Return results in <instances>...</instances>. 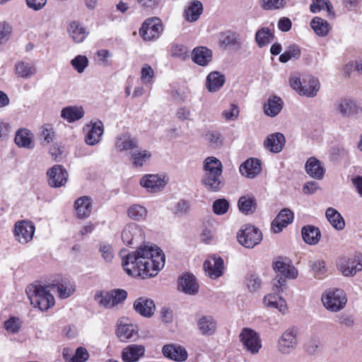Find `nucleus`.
<instances>
[{
  "instance_id": "11",
  "label": "nucleus",
  "mask_w": 362,
  "mask_h": 362,
  "mask_svg": "<svg viewBox=\"0 0 362 362\" xmlns=\"http://www.w3.org/2000/svg\"><path fill=\"white\" fill-rule=\"evenodd\" d=\"M121 238L125 245L131 246L144 240V233L139 226L131 223L124 228Z\"/></svg>"
},
{
  "instance_id": "13",
  "label": "nucleus",
  "mask_w": 362,
  "mask_h": 362,
  "mask_svg": "<svg viewBox=\"0 0 362 362\" xmlns=\"http://www.w3.org/2000/svg\"><path fill=\"white\" fill-rule=\"evenodd\" d=\"M49 177V185L52 187L64 186L68 180V173L65 168L60 165H55L47 173Z\"/></svg>"
},
{
  "instance_id": "20",
  "label": "nucleus",
  "mask_w": 362,
  "mask_h": 362,
  "mask_svg": "<svg viewBox=\"0 0 362 362\" xmlns=\"http://www.w3.org/2000/svg\"><path fill=\"white\" fill-rule=\"evenodd\" d=\"M162 351L165 357L178 362L186 361L188 356L185 348L175 344L165 345Z\"/></svg>"
},
{
  "instance_id": "55",
  "label": "nucleus",
  "mask_w": 362,
  "mask_h": 362,
  "mask_svg": "<svg viewBox=\"0 0 362 362\" xmlns=\"http://www.w3.org/2000/svg\"><path fill=\"white\" fill-rule=\"evenodd\" d=\"M155 73L148 64H144L141 70V81L144 84H151L153 82Z\"/></svg>"
},
{
  "instance_id": "58",
  "label": "nucleus",
  "mask_w": 362,
  "mask_h": 362,
  "mask_svg": "<svg viewBox=\"0 0 362 362\" xmlns=\"http://www.w3.org/2000/svg\"><path fill=\"white\" fill-rule=\"evenodd\" d=\"M57 291L59 298H66L74 293L75 288L70 283H64L57 286Z\"/></svg>"
},
{
  "instance_id": "49",
  "label": "nucleus",
  "mask_w": 362,
  "mask_h": 362,
  "mask_svg": "<svg viewBox=\"0 0 362 362\" xmlns=\"http://www.w3.org/2000/svg\"><path fill=\"white\" fill-rule=\"evenodd\" d=\"M151 156V153L149 151L139 149L132 153L131 158L134 165L141 167L148 161Z\"/></svg>"
},
{
  "instance_id": "36",
  "label": "nucleus",
  "mask_w": 362,
  "mask_h": 362,
  "mask_svg": "<svg viewBox=\"0 0 362 362\" xmlns=\"http://www.w3.org/2000/svg\"><path fill=\"white\" fill-rule=\"evenodd\" d=\"M225 81L223 74L212 71L206 77V86L209 92H216L223 86Z\"/></svg>"
},
{
  "instance_id": "24",
  "label": "nucleus",
  "mask_w": 362,
  "mask_h": 362,
  "mask_svg": "<svg viewBox=\"0 0 362 362\" xmlns=\"http://www.w3.org/2000/svg\"><path fill=\"white\" fill-rule=\"evenodd\" d=\"M197 327L203 336L209 337L215 334L217 322L212 316L205 315L198 320Z\"/></svg>"
},
{
  "instance_id": "57",
  "label": "nucleus",
  "mask_w": 362,
  "mask_h": 362,
  "mask_svg": "<svg viewBox=\"0 0 362 362\" xmlns=\"http://www.w3.org/2000/svg\"><path fill=\"white\" fill-rule=\"evenodd\" d=\"M261 279L255 274H248L246 278V286L250 292H255L260 288Z\"/></svg>"
},
{
  "instance_id": "26",
  "label": "nucleus",
  "mask_w": 362,
  "mask_h": 362,
  "mask_svg": "<svg viewBox=\"0 0 362 362\" xmlns=\"http://www.w3.org/2000/svg\"><path fill=\"white\" fill-rule=\"evenodd\" d=\"M286 140L283 134L276 132L269 135L264 142L265 148L272 153L280 152Z\"/></svg>"
},
{
  "instance_id": "8",
  "label": "nucleus",
  "mask_w": 362,
  "mask_h": 362,
  "mask_svg": "<svg viewBox=\"0 0 362 362\" xmlns=\"http://www.w3.org/2000/svg\"><path fill=\"white\" fill-rule=\"evenodd\" d=\"M298 330L289 327L283 332L277 341L278 351L282 354H289L296 349L298 344Z\"/></svg>"
},
{
  "instance_id": "35",
  "label": "nucleus",
  "mask_w": 362,
  "mask_h": 362,
  "mask_svg": "<svg viewBox=\"0 0 362 362\" xmlns=\"http://www.w3.org/2000/svg\"><path fill=\"white\" fill-rule=\"evenodd\" d=\"M74 207L78 218H86L89 216L91 213V199L86 196L80 197L75 202Z\"/></svg>"
},
{
  "instance_id": "7",
  "label": "nucleus",
  "mask_w": 362,
  "mask_h": 362,
  "mask_svg": "<svg viewBox=\"0 0 362 362\" xmlns=\"http://www.w3.org/2000/svg\"><path fill=\"white\" fill-rule=\"evenodd\" d=\"M238 242L245 247L253 248L262 239V232L252 225H245L238 233Z\"/></svg>"
},
{
  "instance_id": "39",
  "label": "nucleus",
  "mask_w": 362,
  "mask_h": 362,
  "mask_svg": "<svg viewBox=\"0 0 362 362\" xmlns=\"http://www.w3.org/2000/svg\"><path fill=\"white\" fill-rule=\"evenodd\" d=\"M202 12V4L198 0H193L185 10L184 16L186 21L194 22L198 20Z\"/></svg>"
},
{
  "instance_id": "64",
  "label": "nucleus",
  "mask_w": 362,
  "mask_h": 362,
  "mask_svg": "<svg viewBox=\"0 0 362 362\" xmlns=\"http://www.w3.org/2000/svg\"><path fill=\"white\" fill-rule=\"evenodd\" d=\"M11 33V26L6 22L0 23V42L8 40Z\"/></svg>"
},
{
  "instance_id": "2",
  "label": "nucleus",
  "mask_w": 362,
  "mask_h": 362,
  "mask_svg": "<svg viewBox=\"0 0 362 362\" xmlns=\"http://www.w3.org/2000/svg\"><path fill=\"white\" fill-rule=\"evenodd\" d=\"M26 293L30 304L42 311L47 310L54 304V298L46 287L30 285L26 288Z\"/></svg>"
},
{
  "instance_id": "42",
  "label": "nucleus",
  "mask_w": 362,
  "mask_h": 362,
  "mask_svg": "<svg viewBox=\"0 0 362 362\" xmlns=\"http://www.w3.org/2000/svg\"><path fill=\"white\" fill-rule=\"evenodd\" d=\"M322 10H326L329 18H334L335 17L334 8L329 0H312L310 11L313 13H316Z\"/></svg>"
},
{
  "instance_id": "40",
  "label": "nucleus",
  "mask_w": 362,
  "mask_h": 362,
  "mask_svg": "<svg viewBox=\"0 0 362 362\" xmlns=\"http://www.w3.org/2000/svg\"><path fill=\"white\" fill-rule=\"evenodd\" d=\"M264 303L267 307L276 308L281 313H285L287 310L286 303L278 294L270 293L264 298Z\"/></svg>"
},
{
  "instance_id": "51",
  "label": "nucleus",
  "mask_w": 362,
  "mask_h": 362,
  "mask_svg": "<svg viewBox=\"0 0 362 362\" xmlns=\"http://www.w3.org/2000/svg\"><path fill=\"white\" fill-rule=\"evenodd\" d=\"M261 8L266 11L279 10L285 7L286 0H259Z\"/></svg>"
},
{
  "instance_id": "10",
  "label": "nucleus",
  "mask_w": 362,
  "mask_h": 362,
  "mask_svg": "<svg viewBox=\"0 0 362 362\" xmlns=\"http://www.w3.org/2000/svg\"><path fill=\"white\" fill-rule=\"evenodd\" d=\"M35 230V227L31 221L23 220L16 223L13 233L20 243L26 244L33 239Z\"/></svg>"
},
{
  "instance_id": "31",
  "label": "nucleus",
  "mask_w": 362,
  "mask_h": 362,
  "mask_svg": "<svg viewBox=\"0 0 362 362\" xmlns=\"http://www.w3.org/2000/svg\"><path fill=\"white\" fill-rule=\"evenodd\" d=\"M274 271L281 274L284 277L291 279H295L298 276L297 269L290 264H287L281 260H277L273 263Z\"/></svg>"
},
{
  "instance_id": "44",
  "label": "nucleus",
  "mask_w": 362,
  "mask_h": 362,
  "mask_svg": "<svg viewBox=\"0 0 362 362\" xmlns=\"http://www.w3.org/2000/svg\"><path fill=\"white\" fill-rule=\"evenodd\" d=\"M256 199L251 196H242L238 202L240 211L245 215L253 214L256 210Z\"/></svg>"
},
{
  "instance_id": "34",
  "label": "nucleus",
  "mask_w": 362,
  "mask_h": 362,
  "mask_svg": "<svg viewBox=\"0 0 362 362\" xmlns=\"http://www.w3.org/2000/svg\"><path fill=\"white\" fill-rule=\"evenodd\" d=\"M325 217L335 230H342L345 228V221L337 209L332 207L327 208Z\"/></svg>"
},
{
  "instance_id": "59",
  "label": "nucleus",
  "mask_w": 362,
  "mask_h": 362,
  "mask_svg": "<svg viewBox=\"0 0 362 362\" xmlns=\"http://www.w3.org/2000/svg\"><path fill=\"white\" fill-rule=\"evenodd\" d=\"M229 208V203L225 199H216L213 204V211L217 215L225 214Z\"/></svg>"
},
{
  "instance_id": "47",
  "label": "nucleus",
  "mask_w": 362,
  "mask_h": 362,
  "mask_svg": "<svg viewBox=\"0 0 362 362\" xmlns=\"http://www.w3.org/2000/svg\"><path fill=\"white\" fill-rule=\"evenodd\" d=\"M274 35L269 28H262L255 34V42L259 47L267 46L273 41Z\"/></svg>"
},
{
  "instance_id": "50",
  "label": "nucleus",
  "mask_w": 362,
  "mask_h": 362,
  "mask_svg": "<svg viewBox=\"0 0 362 362\" xmlns=\"http://www.w3.org/2000/svg\"><path fill=\"white\" fill-rule=\"evenodd\" d=\"M300 56V49L296 45L288 46L285 52L279 56V61L281 63H286L292 59H298Z\"/></svg>"
},
{
  "instance_id": "62",
  "label": "nucleus",
  "mask_w": 362,
  "mask_h": 362,
  "mask_svg": "<svg viewBox=\"0 0 362 362\" xmlns=\"http://www.w3.org/2000/svg\"><path fill=\"white\" fill-rule=\"evenodd\" d=\"M100 252L104 260L110 262L114 257L113 250L110 245L101 244L100 246Z\"/></svg>"
},
{
  "instance_id": "63",
  "label": "nucleus",
  "mask_w": 362,
  "mask_h": 362,
  "mask_svg": "<svg viewBox=\"0 0 362 362\" xmlns=\"http://www.w3.org/2000/svg\"><path fill=\"white\" fill-rule=\"evenodd\" d=\"M89 354L86 349L83 347H78L74 352V358L72 362H85L88 359Z\"/></svg>"
},
{
  "instance_id": "12",
  "label": "nucleus",
  "mask_w": 362,
  "mask_h": 362,
  "mask_svg": "<svg viewBox=\"0 0 362 362\" xmlns=\"http://www.w3.org/2000/svg\"><path fill=\"white\" fill-rule=\"evenodd\" d=\"M163 31L162 24L153 20L146 21L139 30L140 35L144 40L158 39Z\"/></svg>"
},
{
  "instance_id": "60",
  "label": "nucleus",
  "mask_w": 362,
  "mask_h": 362,
  "mask_svg": "<svg viewBox=\"0 0 362 362\" xmlns=\"http://www.w3.org/2000/svg\"><path fill=\"white\" fill-rule=\"evenodd\" d=\"M206 139L213 148H217L222 144L221 134L218 132H208L205 135Z\"/></svg>"
},
{
  "instance_id": "3",
  "label": "nucleus",
  "mask_w": 362,
  "mask_h": 362,
  "mask_svg": "<svg viewBox=\"0 0 362 362\" xmlns=\"http://www.w3.org/2000/svg\"><path fill=\"white\" fill-rule=\"evenodd\" d=\"M291 87L301 95L315 97L320 88L317 78L310 75H305L302 81L298 75L294 74L289 78Z\"/></svg>"
},
{
  "instance_id": "28",
  "label": "nucleus",
  "mask_w": 362,
  "mask_h": 362,
  "mask_svg": "<svg viewBox=\"0 0 362 362\" xmlns=\"http://www.w3.org/2000/svg\"><path fill=\"white\" fill-rule=\"evenodd\" d=\"M138 141L129 134L124 133L119 135L115 141V148L119 151H128L136 148Z\"/></svg>"
},
{
  "instance_id": "25",
  "label": "nucleus",
  "mask_w": 362,
  "mask_h": 362,
  "mask_svg": "<svg viewBox=\"0 0 362 362\" xmlns=\"http://www.w3.org/2000/svg\"><path fill=\"white\" fill-rule=\"evenodd\" d=\"M261 171V163L257 158H250L240 166V173L247 177L253 178Z\"/></svg>"
},
{
  "instance_id": "17",
  "label": "nucleus",
  "mask_w": 362,
  "mask_h": 362,
  "mask_svg": "<svg viewBox=\"0 0 362 362\" xmlns=\"http://www.w3.org/2000/svg\"><path fill=\"white\" fill-rule=\"evenodd\" d=\"M133 307L137 313L146 317H151L156 310L153 300L147 297L137 298L134 301Z\"/></svg>"
},
{
  "instance_id": "41",
  "label": "nucleus",
  "mask_w": 362,
  "mask_h": 362,
  "mask_svg": "<svg viewBox=\"0 0 362 362\" xmlns=\"http://www.w3.org/2000/svg\"><path fill=\"white\" fill-rule=\"evenodd\" d=\"M68 32L69 36L76 43L82 42L88 34L86 29L77 21H73L69 24Z\"/></svg>"
},
{
  "instance_id": "19",
  "label": "nucleus",
  "mask_w": 362,
  "mask_h": 362,
  "mask_svg": "<svg viewBox=\"0 0 362 362\" xmlns=\"http://www.w3.org/2000/svg\"><path fill=\"white\" fill-rule=\"evenodd\" d=\"M166 182L158 175H146L140 180V185L148 192H155L164 187Z\"/></svg>"
},
{
  "instance_id": "33",
  "label": "nucleus",
  "mask_w": 362,
  "mask_h": 362,
  "mask_svg": "<svg viewBox=\"0 0 362 362\" xmlns=\"http://www.w3.org/2000/svg\"><path fill=\"white\" fill-rule=\"evenodd\" d=\"M14 141L21 148H33V135L26 129H20L16 132Z\"/></svg>"
},
{
  "instance_id": "52",
  "label": "nucleus",
  "mask_w": 362,
  "mask_h": 362,
  "mask_svg": "<svg viewBox=\"0 0 362 362\" xmlns=\"http://www.w3.org/2000/svg\"><path fill=\"white\" fill-rule=\"evenodd\" d=\"M55 137V133L53 128L49 124H45L41 127L40 139L42 141V144H48L52 142Z\"/></svg>"
},
{
  "instance_id": "6",
  "label": "nucleus",
  "mask_w": 362,
  "mask_h": 362,
  "mask_svg": "<svg viewBox=\"0 0 362 362\" xmlns=\"http://www.w3.org/2000/svg\"><path fill=\"white\" fill-rule=\"evenodd\" d=\"M239 339L243 348L251 354H258L262 347L259 334L251 328H243L239 334Z\"/></svg>"
},
{
  "instance_id": "32",
  "label": "nucleus",
  "mask_w": 362,
  "mask_h": 362,
  "mask_svg": "<svg viewBox=\"0 0 362 362\" xmlns=\"http://www.w3.org/2000/svg\"><path fill=\"white\" fill-rule=\"evenodd\" d=\"M192 59L194 63L204 66L212 59V52L205 47H196L192 51Z\"/></svg>"
},
{
  "instance_id": "22",
  "label": "nucleus",
  "mask_w": 362,
  "mask_h": 362,
  "mask_svg": "<svg viewBox=\"0 0 362 362\" xmlns=\"http://www.w3.org/2000/svg\"><path fill=\"white\" fill-rule=\"evenodd\" d=\"M90 129L85 136V142L89 146L98 144L104 132L103 124L100 120L90 123Z\"/></svg>"
},
{
  "instance_id": "4",
  "label": "nucleus",
  "mask_w": 362,
  "mask_h": 362,
  "mask_svg": "<svg viewBox=\"0 0 362 362\" xmlns=\"http://www.w3.org/2000/svg\"><path fill=\"white\" fill-rule=\"evenodd\" d=\"M321 300L324 307L333 313L342 310L347 303L344 292L339 288L325 291L322 295Z\"/></svg>"
},
{
  "instance_id": "30",
  "label": "nucleus",
  "mask_w": 362,
  "mask_h": 362,
  "mask_svg": "<svg viewBox=\"0 0 362 362\" xmlns=\"http://www.w3.org/2000/svg\"><path fill=\"white\" fill-rule=\"evenodd\" d=\"M283 106L284 102L280 97L272 95L264 105V112L267 116L273 117L281 111Z\"/></svg>"
},
{
  "instance_id": "61",
  "label": "nucleus",
  "mask_w": 362,
  "mask_h": 362,
  "mask_svg": "<svg viewBox=\"0 0 362 362\" xmlns=\"http://www.w3.org/2000/svg\"><path fill=\"white\" fill-rule=\"evenodd\" d=\"M5 329L11 333H17L21 328V322L18 317H11L4 322Z\"/></svg>"
},
{
  "instance_id": "27",
  "label": "nucleus",
  "mask_w": 362,
  "mask_h": 362,
  "mask_svg": "<svg viewBox=\"0 0 362 362\" xmlns=\"http://www.w3.org/2000/svg\"><path fill=\"white\" fill-rule=\"evenodd\" d=\"M305 171L311 177L316 180H322L325 170L321 162L315 157L310 158L305 165Z\"/></svg>"
},
{
  "instance_id": "38",
  "label": "nucleus",
  "mask_w": 362,
  "mask_h": 362,
  "mask_svg": "<svg viewBox=\"0 0 362 362\" xmlns=\"http://www.w3.org/2000/svg\"><path fill=\"white\" fill-rule=\"evenodd\" d=\"M84 116V110L79 106H67L62 108L61 117L68 122L79 120Z\"/></svg>"
},
{
  "instance_id": "14",
  "label": "nucleus",
  "mask_w": 362,
  "mask_h": 362,
  "mask_svg": "<svg viewBox=\"0 0 362 362\" xmlns=\"http://www.w3.org/2000/svg\"><path fill=\"white\" fill-rule=\"evenodd\" d=\"M337 265L344 276H354L362 270V258H341L339 260Z\"/></svg>"
},
{
  "instance_id": "53",
  "label": "nucleus",
  "mask_w": 362,
  "mask_h": 362,
  "mask_svg": "<svg viewBox=\"0 0 362 362\" xmlns=\"http://www.w3.org/2000/svg\"><path fill=\"white\" fill-rule=\"evenodd\" d=\"M170 53L173 57L181 60H185L189 56L188 48L180 44H173L170 49Z\"/></svg>"
},
{
  "instance_id": "9",
  "label": "nucleus",
  "mask_w": 362,
  "mask_h": 362,
  "mask_svg": "<svg viewBox=\"0 0 362 362\" xmlns=\"http://www.w3.org/2000/svg\"><path fill=\"white\" fill-rule=\"evenodd\" d=\"M334 111L342 117H350L360 112H362V108L358 107L356 102L349 98H341L338 99L334 105Z\"/></svg>"
},
{
  "instance_id": "56",
  "label": "nucleus",
  "mask_w": 362,
  "mask_h": 362,
  "mask_svg": "<svg viewBox=\"0 0 362 362\" xmlns=\"http://www.w3.org/2000/svg\"><path fill=\"white\" fill-rule=\"evenodd\" d=\"M239 107L236 104L231 103L228 109L224 110L221 116L226 121H235L239 115Z\"/></svg>"
},
{
  "instance_id": "5",
  "label": "nucleus",
  "mask_w": 362,
  "mask_h": 362,
  "mask_svg": "<svg viewBox=\"0 0 362 362\" xmlns=\"http://www.w3.org/2000/svg\"><path fill=\"white\" fill-rule=\"evenodd\" d=\"M127 298V292L124 289L116 288L109 291H100L95 294L94 299L100 306L105 308H112L123 303Z\"/></svg>"
},
{
  "instance_id": "29",
  "label": "nucleus",
  "mask_w": 362,
  "mask_h": 362,
  "mask_svg": "<svg viewBox=\"0 0 362 362\" xmlns=\"http://www.w3.org/2000/svg\"><path fill=\"white\" fill-rule=\"evenodd\" d=\"M203 175H221L223 173V165L221 162L214 156H209L203 162Z\"/></svg>"
},
{
  "instance_id": "18",
  "label": "nucleus",
  "mask_w": 362,
  "mask_h": 362,
  "mask_svg": "<svg viewBox=\"0 0 362 362\" xmlns=\"http://www.w3.org/2000/svg\"><path fill=\"white\" fill-rule=\"evenodd\" d=\"M293 213L288 209H282L272 223V229L275 233L281 232L293 221Z\"/></svg>"
},
{
  "instance_id": "23",
  "label": "nucleus",
  "mask_w": 362,
  "mask_h": 362,
  "mask_svg": "<svg viewBox=\"0 0 362 362\" xmlns=\"http://www.w3.org/2000/svg\"><path fill=\"white\" fill-rule=\"evenodd\" d=\"M178 289L187 294L194 295L198 292L199 286L192 274H184L178 279Z\"/></svg>"
},
{
  "instance_id": "43",
  "label": "nucleus",
  "mask_w": 362,
  "mask_h": 362,
  "mask_svg": "<svg viewBox=\"0 0 362 362\" xmlns=\"http://www.w3.org/2000/svg\"><path fill=\"white\" fill-rule=\"evenodd\" d=\"M16 74L23 78H29L34 76L37 69L35 66L30 62L21 61L15 65Z\"/></svg>"
},
{
  "instance_id": "54",
  "label": "nucleus",
  "mask_w": 362,
  "mask_h": 362,
  "mask_svg": "<svg viewBox=\"0 0 362 362\" xmlns=\"http://www.w3.org/2000/svg\"><path fill=\"white\" fill-rule=\"evenodd\" d=\"M71 64L78 73H82L88 66V59L84 55H77L71 61Z\"/></svg>"
},
{
  "instance_id": "21",
  "label": "nucleus",
  "mask_w": 362,
  "mask_h": 362,
  "mask_svg": "<svg viewBox=\"0 0 362 362\" xmlns=\"http://www.w3.org/2000/svg\"><path fill=\"white\" fill-rule=\"evenodd\" d=\"M201 182L207 191L218 192L224 186V178L222 174L202 175Z\"/></svg>"
},
{
  "instance_id": "16",
  "label": "nucleus",
  "mask_w": 362,
  "mask_h": 362,
  "mask_svg": "<svg viewBox=\"0 0 362 362\" xmlns=\"http://www.w3.org/2000/svg\"><path fill=\"white\" fill-rule=\"evenodd\" d=\"M144 354V346L130 344L122 349L121 357L124 362H138Z\"/></svg>"
},
{
  "instance_id": "15",
  "label": "nucleus",
  "mask_w": 362,
  "mask_h": 362,
  "mask_svg": "<svg viewBox=\"0 0 362 362\" xmlns=\"http://www.w3.org/2000/svg\"><path fill=\"white\" fill-rule=\"evenodd\" d=\"M204 269L211 279H216L223 273V260L220 257H211L204 262Z\"/></svg>"
},
{
  "instance_id": "45",
  "label": "nucleus",
  "mask_w": 362,
  "mask_h": 362,
  "mask_svg": "<svg viewBox=\"0 0 362 362\" xmlns=\"http://www.w3.org/2000/svg\"><path fill=\"white\" fill-rule=\"evenodd\" d=\"M310 26L315 34L320 37L327 36L331 28L326 20L320 17H314L310 21Z\"/></svg>"
},
{
  "instance_id": "48",
  "label": "nucleus",
  "mask_w": 362,
  "mask_h": 362,
  "mask_svg": "<svg viewBox=\"0 0 362 362\" xmlns=\"http://www.w3.org/2000/svg\"><path fill=\"white\" fill-rule=\"evenodd\" d=\"M147 209L142 205L133 204L127 209V216L132 220L141 221L147 216Z\"/></svg>"
},
{
  "instance_id": "37",
  "label": "nucleus",
  "mask_w": 362,
  "mask_h": 362,
  "mask_svg": "<svg viewBox=\"0 0 362 362\" xmlns=\"http://www.w3.org/2000/svg\"><path fill=\"white\" fill-rule=\"evenodd\" d=\"M303 240L308 245H316L318 243L321 233L318 228L308 225L303 226L301 230Z\"/></svg>"
},
{
  "instance_id": "46",
  "label": "nucleus",
  "mask_w": 362,
  "mask_h": 362,
  "mask_svg": "<svg viewBox=\"0 0 362 362\" xmlns=\"http://www.w3.org/2000/svg\"><path fill=\"white\" fill-rule=\"evenodd\" d=\"M117 335L121 341L126 342L129 340H134L137 337V333L132 325H119Z\"/></svg>"
},
{
  "instance_id": "1",
  "label": "nucleus",
  "mask_w": 362,
  "mask_h": 362,
  "mask_svg": "<svg viewBox=\"0 0 362 362\" xmlns=\"http://www.w3.org/2000/svg\"><path fill=\"white\" fill-rule=\"evenodd\" d=\"M165 261V255L158 247L144 245L126 255L122 264L128 275L146 279L156 276Z\"/></svg>"
}]
</instances>
